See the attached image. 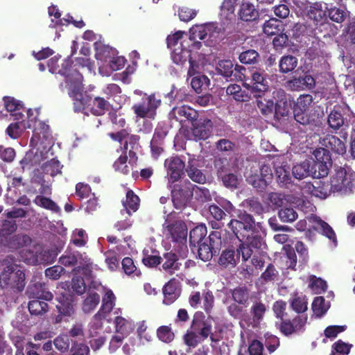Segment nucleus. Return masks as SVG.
Listing matches in <instances>:
<instances>
[{
	"label": "nucleus",
	"mask_w": 355,
	"mask_h": 355,
	"mask_svg": "<svg viewBox=\"0 0 355 355\" xmlns=\"http://www.w3.org/2000/svg\"><path fill=\"white\" fill-rule=\"evenodd\" d=\"M193 195V184L189 180L184 181V184L174 185L171 191V198L174 207L178 210L183 209L187 207Z\"/></svg>",
	"instance_id": "7"
},
{
	"label": "nucleus",
	"mask_w": 355,
	"mask_h": 355,
	"mask_svg": "<svg viewBox=\"0 0 355 355\" xmlns=\"http://www.w3.org/2000/svg\"><path fill=\"white\" fill-rule=\"evenodd\" d=\"M307 304V300L305 297L297 296L294 297L291 302L292 309L297 313L305 312L308 309Z\"/></svg>",
	"instance_id": "63"
},
{
	"label": "nucleus",
	"mask_w": 355,
	"mask_h": 355,
	"mask_svg": "<svg viewBox=\"0 0 355 355\" xmlns=\"http://www.w3.org/2000/svg\"><path fill=\"white\" fill-rule=\"evenodd\" d=\"M100 302V295L95 291H89L87 297L82 305L83 311L85 313H89L94 310Z\"/></svg>",
	"instance_id": "38"
},
{
	"label": "nucleus",
	"mask_w": 355,
	"mask_h": 355,
	"mask_svg": "<svg viewBox=\"0 0 355 355\" xmlns=\"http://www.w3.org/2000/svg\"><path fill=\"white\" fill-rule=\"evenodd\" d=\"M351 346L342 340H338L332 345L330 355H347L350 352Z\"/></svg>",
	"instance_id": "57"
},
{
	"label": "nucleus",
	"mask_w": 355,
	"mask_h": 355,
	"mask_svg": "<svg viewBox=\"0 0 355 355\" xmlns=\"http://www.w3.org/2000/svg\"><path fill=\"white\" fill-rule=\"evenodd\" d=\"M241 251L239 250V245L236 246L230 245L221 251L218 263L224 268H233L240 261Z\"/></svg>",
	"instance_id": "13"
},
{
	"label": "nucleus",
	"mask_w": 355,
	"mask_h": 355,
	"mask_svg": "<svg viewBox=\"0 0 355 355\" xmlns=\"http://www.w3.org/2000/svg\"><path fill=\"white\" fill-rule=\"evenodd\" d=\"M255 96L257 98L256 104L261 114L268 115L272 113L274 110V102L272 100L266 99L262 96Z\"/></svg>",
	"instance_id": "50"
},
{
	"label": "nucleus",
	"mask_w": 355,
	"mask_h": 355,
	"mask_svg": "<svg viewBox=\"0 0 355 355\" xmlns=\"http://www.w3.org/2000/svg\"><path fill=\"white\" fill-rule=\"evenodd\" d=\"M259 55L257 51L253 49H249L242 52L239 57L240 62L245 64H251L257 63Z\"/></svg>",
	"instance_id": "54"
},
{
	"label": "nucleus",
	"mask_w": 355,
	"mask_h": 355,
	"mask_svg": "<svg viewBox=\"0 0 355 355\" xmlns=\"http://www.w3.org/2000/svg\"><path fill=\"white\" fill-rule=\"evenodd\" d=\"M217 175L218 178L222 180L225 187L227 188H237L239 184V180L236 175L232 173L223 174V169H218Z\"/></svg>",
	"instance_id": "49"
},
{
	"label": "nucleus",
	"mask_w": 355,
	"mask_h": 355,
	"mask_svg": "<svg viewBox=\"0 0 355 355\" xmlns=\"http://www.w3.org/2000/svg\"><path fill=\"white\" fill-rule=\"evenodd\" d=\"M190 40H196L200 39L203 40L206 45L208 46L209 40L216 37V35L218 33V27L214 24H205L200 25H195L189 30Z\"/></svg>",
	"instance_id": "14"
},
{
	"label": "nucleus",
	"mask_w": 355,
	"mask_h": 355,
	"mask_svg": "<svg viewBox=\"0 0 355 355\" xmlns=\"http://www.w3.org/2000/svg\"><path fill=\"white\" fill-rule=\"evenodd\" d=\"M311 171V162L305 160L293 167L292 174L295 178L302 180L308 176H312Z\"/></svg>",
	"instance_id": "36"
},
{
	"label": "nucleus",
	"mask_w": 355,
	"mask_h": 355,
	"mask_svg": "<svg viewBox=\"0 0 355 355\" xmlns=\"http://www.w3.org/2000/svg\"><path fill=\"white\" fill-rule=\"evenodd\" d=\"M161 96L155 93L144 94L141 102L132 106L134 113L137 117L153 120L157 116V109L162 105Z\"/></svg>",
	"instance_id": "4"
},
{
	"label": "nucleus",
	"mask_w": 355,
	"mask_h": 355,
	"mask_svg": "<svg viewBox=\"0 0 355 355\" xmlns=\"http://www.w3.org/2000/svg\"><path fill=\"white\" fill-rule=\"evenodd\" d=\"M263 349V344L257 340H254L248 349H244V351L241 349L238 355H262Z\"/></svg>",
	"instance_id": "56"
},
{
	"label": "nucleus",
	"mask_w": 355,
	"mask_h": 355,
	"mask_svg": "<svg viewBox=\"0 0 355 355\" xmlns=\"http://www.w3.org/2000/svg\"><path fill=\"white\" fill-rule=\"evenodd\" d=\"M218 74L226 78H231L234 73V64L230 60H220L216 67Z\"/></svg>",
	"instance_id": "48"
},
{
	"label": "nucleus",
	"mask_w": 355,
	"mask_h": 355,
	"mask_svg": "<svg viewBox=\"0 0 355 355\" xmlns=\"http://www.w3.org/2000/svg\"><path fill=\"white\" fill-rule=\"evenodd\" d=\"M312 309L316 317H322L327 311L324 298L323 297H315L312 303Z\"/></svg>",
	"instance_id": "60"
},
{
	"label": "nucleus",
	"mask_w": 355,
	"mask_h": 355,
	"mask_svg": "<svg viewBox=\"0 0 355 355\" xmlns=\"http://www.w3.org/2000/svg\"><path fill=\"white\" fill-rule=\"evenodd\" d=\"M306 322V316L296 315L293 319L285 318L277 321L275 327L282 334L285 336H290L304 331Z\"/></svg>",
	"instance_id": "8"
},
{
	"label": "nucleus",
	"mask_w": 355,
	"mask_h": 355,
	"mask_svg": "<svg viewBox=\"0 0 355 355\" xmlns=\"http://www.w3.org/2000/svg\"><path fill=\"white\" fill-rule=\"evenodd\" d=\"M164 166L166 168L167 175L173 182L181 178L184 174V169L186 168L184 162L177 155L166 159Z\"/></svg>",
	"instance_id": "16"
},
{
	"label": "nucleus",
	"mask_w": 355,
	"mask_h": 355,
	"mask_svg": "<svg viewBox=\"0 0 355 355\" xmlns=\"http://www.w3.org/2000/svg\"><path fill=\"white\" fill-rule=\"evenodd\" d=\"M322 145L325 148L321 149L322 154L324 150H325L324 154L327 155H329L330 152L338 155H343L346 153V146L344 142L334 135H327L324 138Z\"/></svg>",
	"instance_id": "23"
},
{
	"label": "nucleus",
	"mask_w": 355,
	"mask_h": 355,
	"mask_svg": "<svg viewBox=\"0 0 355 355\" xmlns=\"http://www.w3.org/2000/svg\"><path fill=\"white\" fill-rule=\"evenodd\" d=\"M227 225L235 239H245L249 232H261L266 234V230L263 223H256L253 216L246 211H239L236 218H232Z\"/></svg>",
	"instance_id": "1"
},
{
	"label": "nucleus",
	"mask_w": 355,
	"mask_h": 355,
	"mask_svg": "<svg viewBox=\"0 0 355 355\" xmlns=\"http://www.w3.org/2000/svg\"><path fill=\"white\" fill-rule=\"evenodd\" d=\"M329 182L334 193L348 194L352 192L355 187V174L349 167L338 166L331 175Z\"/></svg>",
	"instance_id": "3"
},
{
	"label": "nucleus",
	"mask_w": 355,
	"mask_h": 355,
	"mask_svg": "<svg viewBox=\"0 0 355 355\" xmlns=\"http://www.w3.org/2000/svg\"><path fill=\"white\" fill-rule=\"evenodd\" d=\"M292 105L291 101H284V103H275L274 104L275 117L280 120L282 118L287 116L291 110Z\"/></svg>",
	"instance_id": "51"
},
{
	"label": "nucleus",
	"mask_w": 355,
	"mask_h": 355,
	"mask_svg": "<svg viewBox=\"0 0 355 355\" xmlns=\"http://www.w3.org/2000/svg\"><path fill=\"white\" fill-rule=\"evenodd\" d=\"M286 86L291 91L311 89L315 87V78L309 74L302 76H293L286 83Z\"/></svg>",
	"instance_id": "22"
},
{
	"label": "nucleus",
	"mask_w": 355,
	"mask_h": 355,
	"mask_svg": "<svg viewBox=\"0 0 355 355\" xmlns=\"http://www.w3.org/2000/svg\"><path fill=\"white\" fill-rule=\"evenodd\" d=\"M266 311V306L261 301L254 302L250 309V313L253 316V319L257 321L263 320Z\"/></svg>",
	"instance_id": "59"
},
{
	"label": "nucleus",
	"mask_w": 355,
	"mask_h": 355,
	"mask_svg": "<svg viewBox=\"0 0 355 355\" xmlns=\"http://www.w3.org/2000/svg\"><path fill=\"white\" fill-rule=\"evenodd\" d=\"M226 94L239 102H247L250 99V96L245 90H243L238 84H230L226 89Z\"/></svg>",
	"instance_id": "35"
},
{
	"label": "nucleus",
	"mask_w": 355,
	"mask_h": 355,
	"mask_svg": "<svg viewBox=\"0 0 355 355\" xmlns=\"http://www.w3.org/2000/svg\"><path fill=\"white\" fill-rule=\"evenodd\" d=\"M233 300L241 305L245 306L250 298L249 289L245 286H237L231 290Z\"/></svg>",
	"instance_id": "37"
},
{
	"label": "nucleus",
	"mask_w": 355,
	"mask_h": 355,
	"mask_svg": "<svg viewBox=\"0 0 355 355\" xmlns=\"http://www.w3.org/2000/svg\"><path fill=\"white\" fill-rule=\"evenodd\" d=\"M58 60L59 58L55 56L49 60L48 66L52 73H58L64 76L66 82L78 83L83 80L82 74L77 69L72 67V61L69 58L63 60L60 68L58 64Z\"/></svg>",
	"instance_id": "6"
},
{
	"label": "nucleus",
	"mask_w": 355,
	"mask_h": 355,
	"mask_svg": "<svg viewBox=\"0 0 355 355\" xmlns=\"http://www.w3.org/2000/svg\"><path fill=\"white\" fill-rule=\"evenodd\" d=\"M323 154L321 151H317L315 156V161L311 162V169L312 170V177L316 179H320L328 175L329 168L332 165L331 157L330 155Z\"/></svg>",
	"instance_id": "12"
},
{
	"label": "nucleus",
	"mask_w": 355,
	"mask_h": 355,
	"mask_svg": "<svg viewBox=\"0 0 355 355\" xmlns=\"http://www.w3.org/2000/svg\"><path fill=\"white\" fill-rule=\"evenodd\" d=\"M278 275L279 272L277 270L275 266L270 263L266 266V270L261 273L260 279H261L263 282L268 283L275 281Z\"/></svg>",
	"instance_id": "61"
},
{
	"label": "nucleus",
	"mask_w": 355,
	"mask_h": 355,
	"mask_svg": "<svg viewBox=\"0 0 355 355\" xmlns=\"http://www.w3.org/2000/svg\"><path fill=\"white\" fill-rule=\"evenodd\" d=\"M171 50V59L175 64L183 65L189 60L190 69L188 71V73L189 75H191V72L193 69L194 61L191 60L190 52L191 51L187 49V48H183L182 46V44L177 46V48H174Z\"/></svg>",
	"instance_id": "24"
},
{
	"label": "nucleus",
	"mask_w": 355,
	"mask_h": 355,
	"mask_svg": "<svg viewBox=\"0 0 355 355\" xmlns=\"http://www.w3.org/2000/svg\"><path fill=\"white\" fill-rule=\"evenodd\" d=\"M28 310L31 315H42L48 311L49 305L46 302L36 298L29 302Z\"/></svg>",
	"instance_id": "44"
},
{
	"label": "nucleus",
	"mask_w": 355,
	"mask_h": 355,
	"mask_svg": "<svg viewBox=\"0 0 355 355\" xmlns=\"http://www.w3.org/2000/svg\"><path fill=\"white\" fill-rule=\"evenodd\" d=\"M287 304L282 300H277L274 302L272 305V311L276 318L279 320H283L287 317L288 313H286Z\"/></svg>",
	"instance_id": "58"
},
{
	"label": "nucleus",
	"mask_w": 355,
	"mask_h": 355,
	"mask_svg": "<svg viewBox=\"0 0 355 355\" xmlns=\"http://www.w3.org/2000/svg\"><path fill=\"white\" fill-rule=\"evenodd\" d=\"M33 202L40 207L51 210L55 213L60 211V207L53 200L42 195L37 196L33 200Z\"/></svg>",
	"instance_id": "45"
},
{
	"label": "nucleus",
	"mask_w": 355,
	"mask_h": 355,
	"mask_svg": "<svg viewBox=\"0 0 355 355\" xmlns=\"http://www.w3.org/2000/svg\"><path fill=\"white\" fill-rule=\"evenodd\" d=\"M73 272L75 275L82 274L87 279H92V266L89 259L83 258V261H80L79 265L73 269Z\"/></svg>",
	"instance_id": "47"
},
{
	"label": "nucleus",
	"mask_w": 355,
	"mask_h": 355,
	"mask_svg": "<svg viewBox=\"0 0 355 355\" xmlns=\"http://www.w3.org/2000/svg\"><path fill=\"white\" fill-rule=\"evenodd\" d=\"M306 191L309 192L312 196L321 199H325L331 193H334L333 188L329 182L316 180L313 183L306 182L304 187Z\"/></svg>",
	"instance_id": "18"
},
{
	"label": "nucleus",
	"mask_w": 355,
	"mask_h": 355,
	"mask_svg": "<svg viewBox=\"0 0 355 355\" xmlns=\"http://www.w3.org/2000/svg\"><path fill=\"white\" fill-rule=\"evenodd\" d=\"M191 328L198 334L202 340L210 336L211 340L214 341L212 334V318H206L202 312L199 311L194 314Z\"/></svg>",
	"instance_id": "11"
},
{
	"label": "nucleus",
	"mask_w": 355,
	"mask_h": 355,
	"mask_svg": "<svg viewBox=\"0 0 355 355\" xmlns=\"http://www.w3.org/2000/svg\"><path fill=\"white\" fill-rule=\"evenodd\" d=\"M267 77L268 75L264 70L256 69L251 73L250 84L244 83L243 85L253 94L254 96H260L269 88Z\"/></svg>",
	"instance_id": "10"
},
{
	"label": "nucleus",
	"mask_w": 355,
	"mask_h": 355,
	"mask_svg": "<svg viewBox=\"0 0 355 355\" xmlns=\"http://www.w3.org/2000/svg\"><path fill=\"white\" fill-rule=\"evenodd\" d=\"M191 124L193 126L192 135L195 141L205 140L210 137L213 127V123L210 119L197 120Z\"/></svg>",
	"instance_id": "21"
},
{
	"label": "nucleus",
	"mask_w": 355,
	"mask_h": 355,
	"mask_svg": "<svg viewBox=\"0 0 355 355\" xmlns=\"http://www.w3.org/2000/svg\"><path fill=\"white\" fill-rule=\"evenodd\" d=\"M110 107V103L103 98L100 96L92 98L89 95L81 110H87L95 116H102L109 110Z\"/></svg>",
	"instance_id": "17"
},
{
	"label": "nucleus",
	"mask_w": 355,
	"mask_h": 355,
	"mask_svg": "<svg viewBox=\"0 0 355 355\" xmlns=\"http://www.w3.org/2000/svg\"><path fill=\"white\" fill-rule=\"evenodd\" d=\"M275 174L277 183L281 187L286 186L291 183V175L290 166L287 164L274 165Z\"/></svg>",
	"instance_id": "31"
},
{
	"label": "nucleus",
	"mask_w": 355,
	"mask_h": 355,
	"mask_svg": "<svg viewBox=\"0 0 355 355\" xmlns=\"http://www.w3.org/2000/svg\"><path fill=\"white\" fill-rule=\"evenodd\" d=\"M116 297L112 291L106 292L102 300V305L100 310L95 315V317H105L107 313H109L113 309L114 306Z\"/></svg>",
	"instance_id": "34"
},
{
	"label": "nucleus",
	"mask_w": 355,
	"mask_h": 355,
	"mask_svg": "<svg viewBox=\"0 0 355 355\" xmlns=\"http://www.w3.org/2000/svg\"><path fill=\"white\" fill-rule=\"evenodd\" d=\"M177 284L176 279L173 278L164 286L162 288L164 304L170 305L179 297L180 292L178 290Z\"/></svg>",
	"instance_id": "27"
},
{
	"label": "nucleus",
	"mask_w": 355,
	"mask_h": 355,
	"mask_svg": "<svg viewBox=\"0 0 355 355\" xmlns=\"http://www.w3.org/2000/svg\"><path fill=\"white\" fill-rule=\"evenodd\" d=\"M83 261L82 254L79 252H75L73 253H67L62 254L60 259L59 262L60 264L65 267L75 266L80 263V261Z\"/></svg>",
	"instance_id": "41"
},
{
	"label": "nucleus",
	"mask_w": 355,
	"mask_h": 355,
	"mask_svg": "<svg viewBox=\"0 0 355 355\" xmlns=\"http://www.w3.org/2000/svg\"><path fill=\"white\" fill-rule=\"evenodd\" d=\"M121 266L123 272L127 275L138 277L141 275L140 270L135 266L132 259L129 257H126L122 259Z\"/></svg>",
	"instance_id": "52"
},
{
	"label": "nucleus",
	"mask_w": 355,
	"mask_h": 355,
	"mask_svg": "<svg viewBox=\"0 0 355 355\" xmlns=\"http://www.w3.org/2000/svg\"><path fill=\"white\" fill-rule=\"evenodd\" d=\"M313 103V96L311 94H302L297 99L294 104L293 109L297 110L308 111L310 105Z\"/></svg>",
	"instance_id": "55"
},
{
	"label": "nucleus",
	"mask_w": 355,
	"mask_h": 355,
	"mask_svg": "<svg viewBox=\"0 0 355 355\" xmlns=\"http://www.w3.org/2000/svg\"><path fill=\"white\" fill-rule=\"evenodd\" d=\"M297 63L296 57L291 55H284L279 61V71L282 73L293 71L296 68Z\"/></svg>",
	"instance_id": "39"
},
{
	"label": "nucleus",
	"mask_w": 355,
	"mask_h": 355,
	"mask_svg": "<svg viewBox=\"0 0 355 355\" xmlns=\"http://www.w3.org/2000/svg\"><path fill=\"white\" fill-rule=\"evenodd\" d=\"M222 245L221 232L211 231L206 240L196 245L199 259L203 261L211 260L213 256L219 253Z\"/></svg>",
	"instance_id": "5"
},
{
	"label": "nucleus",
	"mask_w": 355,
	"mask_h": 355,
	"mask_svg": "<svg viewBox=\"0 0 355 355\" xmlns=\"http://www.w3.org/2000/svg\"><path fill=\"white\" fill-rule=\"evenodd\" d=\"M163 227L171 235L173 241L182 243L187 241V228L184 222L177 220L170 223L168 220H166Z\"/></svg>",
	"instance_id": "19"
},
{
	"label": "nucleus",
	"mask_w": 355,
	"mask_h": 355,
	"mask_svg": "<svg viewBox=\"0 0 355 355\" xmlns=\"http://www.w3.org/2000/svg\"><path fill=\"white\" fill-rule=\"evenodd\" d=\"M239 240V250L241 251V259L243 263L247 262L252 257L254 249H261L263 244V236L258 232L247 234L245 239Z\"/></svg>",
	"instance_id": "9"
},
{
	"label": "nucleus",
	"mask_w": 355,
	"mask_h": 355,
	"mask_svg": "<svg viewBox=\"0 0 355 355\" xmlns=\"http://www.w3.org/2000/svg\"><path fill=\"white\" fill-rule=\"evenodd\" d=\"M165 259L162 268L164 270L168 271L170 275L174 273L175 270L180 269V263H178V256L173 252H167L164 254Z\"/></svg>",
	"instance_id": "40"
},
{
	"label": "nucleus",
	"mask_w": 355,
	"mask_h": 355,
	"mask_svg": "<svg viewBox=\"0 0 355 355\" xmlns=\"http://www.w3.org/2000/svg\"><path fill=\"white\" fill-rule=\"evenodd\" d=\"M344 121L341 112L336 109L331 111L327 119L329 127L335 131L339 130L344 125Z\"/></svg>",
	"instance_id": "46"
},
{
	"label": "nucleus",
	"mask_w": 355,
	"mask_h": 355,
	"mask_svg": "<svg viewBox=\"0 0 355 355\" xmlns=\"http://www.w3.org/2000/svg\"><path fill=\"white\" fill-rule=\"evenodd\" d=\"M207 230L205 225H199L193 228L189 233V244L192 248H196V245L200 244L207 239Z\"/></svg>",
	"instance_id": "33"
},
{
	"label": "nucleus",
	"mask_w": 355,
	"mask_h": 355,
	"mask_svg": "<svg viewBox=\"0 0 355 355\" xmlns=\"http://www.w3.org/2000/svg\"><path fill=\"white\" fill-rule=\"evenodd\" d=\"M248 182L259 191H263L270 183L259 174L251 175L248 178Z\"/></svg>",
	"instance_id": "53"
},
{
	"label": "nucleus",
	"mask_w": 355,
	"mask_h": 355,
	"mask_svg": "<svg viewBox=\"0 0 355 355\" xmlns=\"http://www.w3.org/2000/svg\"><path fill=\"white\" fill-rule=\"evenodd\" d=\"M158 338L164 343H169L174 339V334L168 326H161L157 330Z\"/></svg>",
	"instance_id": "62"
},
{
	"label": "nucleus",
	"mask_w": 355,
	"mask_h": 355,
	"mask_svg": "<svg viewBox=\"0 0 355 355\" xmlns=\"http://www.w3.org/2000/svg\"><path fill=\"white\" fill-rule=\"evenodd\" d=\"M26 275L17 265L8 264L0 273V288L10 293L19 294L26 286Z\"/></svg>",
	"instance_id": "2"
},
{
	"label": "nucleus",
	"mask_w": 355,
	"mask_h": 355,
	"mask_svg": "<svg viewBox=\"0 0 355 355\" xmlns=\"http://www.w3.org/2000/svg\"><path fill=\"white\" fill-rule=\"evenodd\" d=\"M82 80L78 83L69 82L70 83L73 84V88L69 92L70 97L73 98L75 101L74 102V107L76 111H80L83 105L85 104V101L88 97V94L85 92L83 93L81 91V88L78 85L80 83Z\"/></svg>",
	"instance_id": "32"
},
{
	"label": "nucleus",
	"mask_w": 355,
	"mask_h": 355,
	"mask_svg": "<svg viewBox=\"0 0 355 355\" xmlns=\"http://www.w3.org/2000/svg\"><path fill=\"white\" fill-rule=\"evenodd\" d=\"M58 314L54 318L53 323L58 324L63 320H67V318L71 317L75 313L74 304L72 300L65 296L60 298L58 304L56 305Z\"/></svg>",
	"instance_id": "20"
},
{
	"label": "nucleus",
	"mask_w": 355,
	"mask_h": 355,
	"mask_svg": "<svg viewBox=\"0 0 355 355\" xmlns=\"http://www.w3.org/2000/svg\"><path fill=\"white\" fill-rule=\"evenodd\" d=\"M170 120H175L181 123L187 121L191 123L196 121L198 118V112L189 105L174 107L168 114Z\"/></svg>",
	"instance_id": "15"
},
{
	"label": "nucleus",
	"mask_w": 355,
	"mask_h": 355,
	"mask_svg": "<svg viewBox=\"0 0 355 355\" xmlns=\"http://www.w3.org/2000/svg\"><path fill=\"white\" fill-rule=\"evenodd\" d=\"M280 220L284 223H291L297 218V212L293 209L286 207L281 209L278 212Z\"/></svg>",
	"instance_id": "64"
},
{
	"label": "nucleus",
	"mask_w": 355,
	"mask_h": 355,
	"mask_svg": "<svg viewBox=\"0 0 355 355\" xmlns=\"http://www.w3.org/2000/svg\"><path fill=\"white\" fill-rule=\"evenodd\" d=\"M3 106L7 112H10L15 120L22 119L24 114L21 111L25 108L23 103L12 96H4L3 98Z\"/></svg>",
	"instance_id": "25"
},
{
	"label": "nucleus",
	"mask_w": 355,
	"mask_h": 355,
	"mask_svg": "<svg viewBox=\"0 0 355 355\" xmlns=\"http://www.w3.org/2000/svg\"><path fill=\"white\" fill-rule=\"evenodd\" d=\"M197 160L189 159L185 168L187 175L193 182L204 184L206 182L205 175L198 168Z\"/></svg>",
	"instance_id": "30"
},
{
	"label": "nucleus",
	"mask_w": 355,
	"mask_h": 355,
	"mask_svg": "<svg viewBox=\"0 0 355 355\" xmlns=\"http://www.w3.org/2000/svg\"><path fill=\"white\" fill-rule=\"evenodd\" d=\"M263 31L268 35H277L282 32V23L275 18H270L264 23Z\"/></svg>",
	"instance_id": "42"
},
{
	"label": "nucleus",
	"mask_w": 355,
	"mask_h": 355,
	"mask_svg": "<svg viewBox=\"0 0 355 355\" xmlns=\"http://www.w3.org/2000/svg\"><path fill=\"white\" fill-rule=\"evenodd\" d=\"M239 18L244 21H254L259 17V12L253 3L243 2L238 12Z\"/></svg>",
	"instance_id": "26"
},
{
	"label": "nucleus",
	"mask_w": 355,
	"mask_h": 355,
	"mask_svg": "<svg viewBox=\"0 0 355 355\" xmlns=\"http://www.w3.org/2000/svg\"><path fill=\"white\" fill-rule=\"evenodd\" d=\"M307 17L313 21L315 25L322 24L326 19L327 12L323 9L321 2L311 3L307 9Z\"/></svg>",
	"instance_id": "28"
},
{
	"label": "nucleus",
	"mask_w": 355,
	"mask_h": 355,
	"mask_svg": "<svg viewBox=\"0 0 355 355\" xmlns=\"http://www.w3.org/2000/svg\"><path fill=\"white\" fill-rule=\"evenodd\" d=\"M139 198L134 193L132 190H128L126 193V199L123 202V206L130 215V211L135 212L139 207Z\"/></svg>",
	"instance_id": "43"
},
{
	"label": "nucleus",
	"mask_w": 355,
	"mask_h": 355,
	"mask_svg": "<svg viewBox=\"0 0 355 355\" xmlns=\"http://www.w3.org/2000/svg\"><path fill=\"white\" fill-rule=\"evenodd\" d=\"M314 222L316 226L314 229L318 231L322 235L326 236L329 240L336 246L338 244V240L336 234L333 228L325 221L322 220L319 217H314Z\"/></svg>",
	"instance_id": "29"
}]
</instances>
